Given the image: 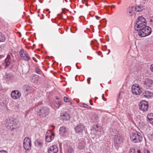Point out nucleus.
<instances>
[{
  "mask_svg": "<svg viewBox=\"0 0 153 153\" xmlns=\"http://www.w3.org/2000/svg\"><path fill=\"white\" fill-rule=\"evenodd\" d=\"M146 25V19L142 16H139L136 21L134 28L136 30L139 31Z\"/></svg>",
  "mask_w": 153,
  "mask_h": 153,
  "instance_id": "obj_1",
  "label": "nucleus"
},
{
  "mask_svg": "<svg viewBox=\"0 0 153 153\" xmlns=\"http://www.w3.org/2000/svg\"><path fill=\"white\" fill-rule=\"evenodd\" d=\"M130 139L131 141L134 143L140 142L143 140V137L140 133L135 132L131 133L130 134Z\"/></svg>",
  "mask_w": 153,
  "mask_h": 153,
  "instance_id": "obj_2",
  "label": "nucleus"
},
{
  "mask_svg": "<svg viewBox=\"0 0 153 153\" xmlns=\"http://www.w3.org/2000/svg\"><path fill=\"white\" fill-rule=\"evenodd\" d=\"M138 35L141 37H145L150 35L152 33L151 28L146 26L138 31Z\"/></svg>",
  "mask_w": 153,
  "mask_h": 153,
  "instance_id": "obj_3",
  "label": "nucleus"
},
{
  "mask_svg": "<svg viewBox=\"0 0 153 153\" xmlns=\"http://www.w3.org/2000/svg\"><path fill=\"white\" fill-rule=\"evenodd\" d=\"M50 110L48 107L43 106L41 107L37 111V115L41 117H45L48 116Z\"/></svg>",
  "mask_w": 153,
  "mask_h": 153,
  "instance_id": "obj_4",
  "label": "nucleus"
},
{
  "mask_svg": "<svg viewBox=\"0 0 153 153\" xmlns=\"http://www.w3.org/2000/svg\"><path fill=\"white\" fill-rule=\"evenodd\" d=\"M17 123L16 120L13 118H10L9 120H7L5 125L8 129L13 131L16 127Z\"/></svg>",
  "mask_w": 153,
  "mask_h": 153,
  "instance_id": "obj_5",
  "label": "nucleus"
},
{
  "mask_svg": "<svg viewBox=\"0 0 153 153\" xmlns=\"http://www.w3.org/2000/svg\"><path fill=\"white\" fill-rule=\"evenodd\" d=\"M54 137L53 132L50 130L48 131L45 135V140L47 142H50L52 141Z\"/></svg>",
  "mask_w": 153,
  "mask_h": 153,
  "instance_id": "obj_6",
  "label": "nucleus"
},
{
  "mask_svg": "<svg viewBox=\"0 0 153 153\" xmlns=\"http://www.w3.org/2000/svg\"><path fill=\"white\" fill-rule=\"evenodd\" d=\"M19 54L21 57L24 60L28 61L30 60V58L28 53L27 51H24L23 49H22L20 50Z\"/></svg>",
  "mask_w": 153,
  "mask_h": 153,
  "instance_id": "obj_7",
  "label": "nucleus"
},
{
  "mask_svg": "<svg viewBox=\"0 0 153 153\" xmlns=\"http://www.w3.org/2000/svg\"><path fill=\"white\" fill-rule=\"evenodd\" d=\"M24 147L25 150H29L31 149V143L30 139L29 137L25 138L23 142Z\"/></svg>",
  "mask_w": 153,
  "mask_h": 153,
  "instance_id": "obj_8",
  "label": "nucleus"
},
{
  "mask_svg": "<svg viewBox=\"0 0 153 153\" xmlns=\"http://www.w3.org/2000/svg\"><path fill=\"white\" fill-rule=\"evenodd\" d=\"M139 108L143 111L148 110L149 108V105L146 101H141L139 104Z\"/></svg>",
  "mask_w": 153,
  "mask_h": 153,
  "instance_id": "obj_9",
  "label": "nucleus"
},
{
  "mask_svg": "<svg viewBox=\"0 0 153 153\" xmlns=\"http://www.w3.org/2000/svg\"><path fill=\"white\" fill-rule=\"evenodd\" d=\"M131 90L133 93L136 95H139L142 92L141 89L137 84L133 85L131 87Z\"/></svg>",
  "mask_w": 153,
  "mask_h": 153,
  "instance_id": "obj_10",
  "label": "nucleus"
},
{
  "mask_svg": "<svg viewBox=\"0 0 153 153\" xmlns=\"http://www.w3.org/2000/svg\"><path fill=\"white\" fill-rule=\"evenodd\" d=\"M75 130L76 133L81 135L84 130V127L83 124L80 123L76 125L75 128Z\"/></svg>",
  "mask_w": 153,
  "mask_h": 153,
  "instance_id": "obj_11",
  "label": "nucleus"
},
{
  "mask_svg": "<svg viewBox=\"0 0 153 153\" xmlns=\"http://www.w3.org/2000/svg\"><path fill=\"white\" fill-rule=\"evenodd\" d=\"M11 97L14 100L18 99L20 98L21 96V93L18 90L13 91L11 94Z\"/></svg>",
  "mask_w": 153,
  "mask_h": 153,
  "instance_id": "obj_12",
  "label": "nucleus"
},
{
  "mask_svg": "<svg viewBox=\"0 0 153 153\" xmlns=\"http://www.w3.org/2000/svg\"><path fill=\"white\" fill-rule=\"evenodd\" d=\"M123 139L121 135L115 136L114 139V141L115 145L119 146L123 142Z\"/></svg>",
  "mask_w": 153,
  "mask_h": 153,
  "instance_id": "obj_13",
  "label": "nucleus"
},
{
  "mask_svg": "<svg viewBox=\"0 0 153 153\" xmlns=\"http://www.w3.org/2000/svg\"><path fill=\"white\" fill-rule=\"evenodd\" d=\"M58 151V147L55 145L50 146L48 150V153H57Z\"/></svg>",
  "mask_w": 153,
  "mask_h": 153,
  "instance_id": "obj_14",
  "label": "nucleus"
},
{
  "mask_svg": "<svg viewBox=\"0 0 153 153\" xmlns=\"http://www.w3.org/2000/svg\"><path fill=\"white\" fill-rule=\"evenodd\" d=\"M62 119L64 122H66L70 120V115L66 112H63L61 114Z\"/></svg>",
  "mask_w": 153,
  "mask_h": 153,
  "instance_id": "obj_15",
  "label": "nucleus"
},
{
  "mask_svg": "<svg viewBox=\"0 0 153 153\" xmlns=\"http://www.w3.org/2000/svg\"><path fill=\"white\" fill-rule=\"evenodd\" d=\"M153 95L152 92L148 91H145L143 93L142 96L143 97H145L147 98H150Z\"/></svg>",
  "mask_w": 153,
  "mask_h": 153,
  "instance_id": "obj_16",
  "label": "nucleus"
},
{
  "mask_svg": "<svg viewBox=\"0 0 153 153\" xmlns=\"http://www.w3.org/2000/svg\"><path fill=\"white\" fill-rule=\"evenodd\" d=\"M5 62L6 64L5 67H7L11 62L10 57L9 55H7L6 58L5 60Z\"/></svg>",
  "mask_w": 153,
  "mask_h": 153,
  "instance_id": "obj_17",
  "label": "nucleus"
},
{
  "mask_svg": "<svg viewBox=\"0 0 153 153\" xmlns=\"http://www.w3.org/2000/svg\"><path fill=\"white\" fill-rule=\"evenodd\" d=\"M153 84V81L150 79H146L144 82V84H145L148 87H151Z\"/></svg>",
  "mask_w": 153,
  "mask_h": 153,
  "instance_id": "obj_18",
  "label": "nucleus"
},
{
  "mask_svg": "<svg viewBox=\"0 0 153 153\" xmlns=\"http://www.w3.org/2000/svg\"><path fill=\"white\" fill-rule=\"evenodd\" d=\"M35 145L38 147H41L43 146V143L42 141L37 140L34 142Z\"/></svg>",
  "mask_w": 153,
  "mask_h": 153,
  "instance_id": "obj_19",
  "label": "nucleus"
},
{
  "mask_svg": "<svg viewBox=\"0 0 153 153\" xmlns=\"http://www.w3.org/2000/svg\"><path fill=\"white\" fill-rule=\"evenodd\" d=\"M134 8L132 7H128L127 9V13L128 15L129 16H131L134 13Z\"/></svg>",
  "mask_w": 153,
  "mask_h": 153,
  "instance_id": "obj_20",
  "label": "nucleus"
},
{
  "mask_svg": "<svg viewBox=\"0 0 153 153\" xmlns=\"http://www.w3.org/2000/svg\"><path fill=\"white\" fill-rule=\"evenodd\" d=\"M66 130V128L65 126L61 127L59 130L60 134L62 135L64 134Z\"/></svg>",
  "mask_w": 153,
  "mask_h": 153,
  "instance_id": "obj_21",
  "label": "nucleus"
},
{
  "mask_svg": "<svg viewBox=\"0 0 153 153\" xmlns=\"http://www.w3.org/2000/svg\"><path fill=\"white\" fill-rule=\"evenodd\" d=\"M144 9L142 5L137 6L135 7V10L137 12H141Z\"/></svg>",
  "mask_w": 153,
  "mask_h": 153,
  "instance_id": "obj_22",
  "label": "nucleus"
},
{
  "mask_svg": "<svg viewBox=\"0 0 153 153\" xmlns=\"http://www.w3.org/2000/svg\"><path fill=\"white\" fill-rule=\"evenodd\" d=\"M6 39L4 35L1 32H0V42H4Z\"/></svg>",
  "mask_w": 153,
  "mask_h": 153,
  "instance_id": "obj_23",
  "label": "nucleus"
},
{
  "mask_svg": "<svg viewBox=\"0 0 153 153\" xmlns=\"http://www.w3.org/2000/svg\"><path fill=\"white\" fill-rule=\"evenodd\" d=\"M53 104L55 107L58 108L60 105V102L58 100H56L54 102Z\"/></svg>",
  "mask_w": 153,
  "mask_h": 153,
  "instance_id": "obj_24",
  "label": "nucleus"
},
{
  "mask_svg": "<svg viewBox=\"0 0 153 153\" xmlns=\"http://www.w3.org/2000/svg\"><path fill=\"white\" fill-rule=\"evenodd\" d=\"M66 153H74L73 148L71 147H69L66 151Z\"/></svg>",
  "mask_w": 153,
  "mask_h": 153,
  "instance_id": "obj_25",
  "label": "nucleus"
},
{
  "mask_svg": "<svg viewBox=\"0 0 153 153\" xmlns=\"http://www.w3.org/2000/svg\"><path fill=\"white\" fill-rule=\"evenodd\" d=\"M80 106L82 107H83L91 109V107L84 103H81L80 104Z\"/></svg>",
  "mask_w": 153,
  "mask_h": 153,
  "instance_id": "obj_26",
  "label": "nucleus"
},
{
  "mask_svg": "<svg viewBox=\"0 0 153 153\" xmlns=\"http://www.w3.org/2000/svg\"><path fill=\"white\" fill-rule=\"evenodd\" d=\"M147 117L148 120H151L152 118H153V114L152 113L149 114L147 115Z\"/></svg>",
  "mask_w": 153,
  "mask_h": 153,
  "instance_id": "obj_27",
  "label": "nucleus"
},
{
  "mask_svg": "<svg viewBox=\"0 0 153 153\" xmlns=\"http://www.w3.org/2000/svg\"><path fill=\"white\" fill-rule=\"evenodd\" d=\"M150 24L151 26L153 27V16L150 17L149 19Z\"/></svg>",
  "mask_w": 153,
  "mask_h": 153,
  "instance_id": "obj_28",
  "label": "nucleus"
},
{
  "mask_svg": "<svg viewBox=\"0 0 153 153\" xmlns=\"http://www.w3.org/2000/svg\"><path fill=\"white\" fill-rule=\"evenodd\" d=\"M147 137L149 140L152 141L153 140V134H148Z\"/></svg>",
  "mask_w": 153,
  "mask_h": 153,
  "instance_id": "obj_29",
  "label": "nucleus"
},
{
  "mask_svg": "<svg viewBox=\"0 0 153 153\" xmlns=\"http://www.w3.org/2000/svg\"><path fill=\"white\" fill-rule=\"evenodd\" d=\"M83 147L84 146L82 143H79L78 148L79 149H82Z\"/></svg>",
  "mask_w": 153,
  "mask_h": 153,
  "instance_id": "obj_30",
  "label": "nucleus"
},
{
  "mask_svg": "<svg viewBox=\"0 0 153 153\" xmlns=\"http://www.w3.org/2000/svg\"><path fill=\"white\" fill-rule=\"evenodd\" d=\"M13 76L10 74L7 75V76L6 77V78L7 79H8L9 80H11V79H13Z\"/></svg>",
  "mask_w": 153,
  "mask_h": 153,
  "instance_id": "obj_31",
  "label": "nucleus"
},
{
  "mask_svg": "<svg viewBox=\"0 0 153 153\" xmlns=\"http://www.w3.org/2000/svg\"><path fill=\"white\" fill-rule=\"evenodd\" d=\"M129 153H135V149L134 148L130 149Z\"/></svg>",
  "mask_w": 153,
  "mask_h": 153,
  "instance_id": "obj_32",
  "label": "nucleus"
},
{
  "mask_svg": "<svg viewBox=\"0 0 153 153\" xmlns=\"http://www.w3.org/2000/svg\"><path fill=\"white\" fill-rule=\"evenodd\" d=\"M64 100L66 102H68L70 101V100L67 97H64Z\"/></svg>",
  "mask_w": 153,
  "mask_h": 153,
  "instance_id": "obj_33",
  "label": "nucleus"
},
{
  "mask_svg": "<svg viewBox=\"0 0 153 153\" xmlns=\"http://www.w3.org/2000/svg\"><path fill=\"white\" fill-rule=\"evenodd\" d=\"M36 72L37 73L39 74H41L42 72L41 71L39 68H37L36 70Z\"/></svg>",
  "mask_w": 153,
  "mask_h": 153,
  "instance_id": "obj_34",
  "label": "nucleus"
},
{
  "mask_svg": "<svg viewBox=\"0 0 153 153\" xmlns=\"http://www.w3.org/2000/svg\"><path fill=\"white\" fill-rule=\"evenodd\" d=\"M143 152L144 153H150L149 150L146 149H144Z\"/></svg>",
  "mask_w": 153,
  "mask_h": 153,
  "instance_id": "obj_35",
  "label": "nucleus"
},
{
  "mask_svg": "<svg viewBox=\"0 0 153 153\" xmlns=\"http://www.w3.org/2000/svg\"><path fill=\"white\" fill-rule=\"evenodd\" d=\"M148 121L150 123L153 125V118H152L151 120H148Z\"/></svg>",
  "mask_w": 153,
  "mask_h": 153,
  "instance_id": "obj_36",
  "label": "nucleus"
},
{
  "mask_svg": "<svg viewBox=\"0 0 153 153\" xmlns=\"http://www.w3.org/2000/svg\"><path fill=\"white\" fill-rule=\"evenodd\" d=\"M140 2L142 3L145 4L146 1V0H140Z\"/></svg>",
  "mask_w": 153,
  "mask_h": 153,
  "instance_id": "obj_37",
  "label": "nucleus"
},
{
  "mask_svg": "<svg viewBox=\"0 0 153 153\" xmlns=\"http://www.w3.org/2000/svg\"><path fill=\"white\" fill-rule=\"evenodd\" d=\"M91 79V78H88L87 79V82L88 84H89L90 83V80Z\"/></svg>",
  "mask_w": 153,
  "mask_h": 153,
  "instance_id": "obj_38",
  "label": "nucleus"
},
{
  "mask_svg": "<svg viewBox=\"0 0 153 153\" xmlns=\"http://www.w3.org/2000/svg\"><path fill=\"white\" fill-rule=\"evenodd\" d=\"M150 69L151 71L153 72V63L151 65L150 67Z\"/></svg>",
  "mask_w": 153,
  "mask_h": 153,
  "instance_id": "obj_39",
  "label": "nucleus"
},
{
  "mask_svg": "<svg viewBox=\"0 0 153 153\" xmlns=\"http://www.w3.org/2000/svg\"><path fill=\"white\" fill-rule=\"evenodd\" d=\"M0 153H7V152L6 151L2 150L0 151Z\"/></svg>",
  "mask_w": 153,
  "mask_h": 153,
  "instance_id": "obj_40",
  "label": "nucleus"
},
{
  "mask_svg": "<svg viewBox=\"0 0 153 153\" xmlns=\"http://www.w3.org/2000/svg\"><path fill=\"white\" fill-rule=\"evenodd\" d=\"M137 153H141L140 151L139 150H137Z\"/></svg>",
  "mask_w": 153,
  "mask_h": 153,
  "instance_id": "obj_41",
  "label": "nucleus"
},
{
  "mask_svg": "<svg viewBox=\"0 0 153 153\" xmlns=\"http://www.w3.org/2000/svg\"><path fill=\"white\" fill-rule=\"evenodd\" d=\"M68 102H69L70 103L71 105H72V102H71L70 101Z\"/></svg>",
  "mask_w": 153,
  "mask_h": 153,
  "instance_id": "obj_42",
  "label": "nucleus"
},
{
  "mask_svg": "<svg viewBox=\"0 0 153 153\" xmlns=\"http://www.w3.org/2000/svg\"><path fill=\"white\" fill-rule=\"evenodd\" d=\"M82 3H83V4H84V3H85V1H84L83 0L82 1Z\"/></svg>",
  "mask_w": 153,
  "mask_h": 153,
  "instance_id": "obj_43",
  "label": "nucleus"
},
{
  "mask_svg": "<svg viewBox=\"0 0 153 153\" xmlns=\"http://www.w3.org/2000/svg\"><path fill=\"white\" fill-rule=\"evenodd\" d=\"M113 7H114V8H115V5H114L113 6Z\"/></svg>",
  "mask_w": 153,
  "mask_h": 153,
  "instance_id": "obj_44",
  "label": "nucleus"
},
{
  "mask_svg": "<svg viewBox=\"0 0 153 153\" xmlns=\"http://www.w3.org/2000/svg\"><path fill=\"white\" fill-rule=\"evenodd\" d=\"M26 90L27 91H28V89H26Z\"/></svg>",
  "mask_w": 153,
  "mask_h": 153,
  "instance_id": "obj_45",
  "label": "nucleus"
},
{
  "mask_svg": "<svg viewBox=\"0 0 153 153\" xmlns=\"http://www.w3.org/2000/svg\"><path fill=\"white\" fill-rule=\"evenodd\" d=\"M88 4H85V5H86V6H88Z\"/></svg>",
  "mask_w": 153,
  "mask_h": 153,
  "instance_id": "obj_46",
  "label": "nucleus"
},
{
  "mask_svg": "<svg viewBox=\"0 0 153 153\" xmlns=\"http://www.w3.org/2000/svg\"><path fill=\"white\" fill-rule=\"evenodd\" d=\"M65 1H66V2H67V0H65Z\"/></svg>",
  "mask_w": 153,
  "mask_h": 153,
  "instance_id": "obj_47",
  "label": "nucleus"
},
{
  "mask_svg": "<svg viewBox=\"0 0 153 153\" xmlns=\"http://www.w3.org/2000/svg\"><path fill=\"white\" fill-rule=\"evenodd\" d=\"M0 68H1V67L0 66Z\"/></svg>",
  "mask_w": 153,
  "mask_h": 153,
  "instance_id": "obj_48",
  "label": "nucleus"
},
{
  "mask_svg": "<svg viewBox=\"0 0 153 153\" xmlns=\"http://www.w3.org/2000/svg\"><path fill=\"white\" fill-rule=\"evenodd\" d=\"M120 93L119 94V96H120Z\"/></svg>",
  "mask_w": 153,
  "mask_h": 153,
  "instance_id": "obj_49",
  "label": "nucleus"
}]
</instances>
